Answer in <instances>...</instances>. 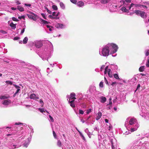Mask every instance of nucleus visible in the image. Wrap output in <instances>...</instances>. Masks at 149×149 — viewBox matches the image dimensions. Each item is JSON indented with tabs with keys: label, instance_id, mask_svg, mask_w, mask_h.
I'll return each instance as SVG.
<instances>
[{
	"label": "nucleus",
	"instance_id": "f257e3e1",
	"mask_svg": "<svg viewBox=\"0 0 149 149\" xmlns=\"http://www.w3.org/2000/svg\"><path fill=\"white\" fill-rule=\"evenodd\" d=\"M118 47L115 44L113 43H108L104 46L101 50H100L99 54L101 56H107L110 54L112 55V56L115 57L116 54L115 55L113 54L115 53L117 51Z\"/></svg>",
	"mask_w": 149,
	"mask_h": 149
},
{
	"label": "nucleus",
	"instance_id": "f03ea898",
	"mask_svg": "<svg viewBox=\"0 0 149 149\" xmlns=\"http://www.w3.org/2000/svg\"><path fill=\"white\" fill-rule=\"evenodd\" d=\"M120 3L122 4L123 3V6L120 9V10L122 12L119 11L120 13L123 12L128 13L130 11L134 12L135 10H136L137 8H139V7H140L141 5L134 4L132 3L131 4L128 3H126L124 0H122L120 1Z\"/></svg>",
	"mask_w": 149,
	"mask_h": 149
},
{
	"label": "nucleus",
	"instance_id": "7ed1b4c3",
	"mask_svg": "<svg viewBox=\"0 0 149 149\" xmlns=\"http://www.w3.org/2000/svg\"><path fill=\"white\" fill-rule=\"evenodd\" d=\"M127 120H129V125L130 126V131L131 132H134L137 130L139 127V125L136 118H131L130 119L127 118Z\"/></svg>",
	"mask_w": 149,
	"mask_h": 149
},
{
	"label": "nucleus",
	"instance_id": "20e7f679",
	"mask_svg": "<svg viewBox=\"0 0 149 149\" xmlns=\"http://www.w3.org/2000/svg\"><path fill=\"white\" fill-rule=\"evenodd\" d=\"M95 0L94 1V0H93V1L95 2L94 3L95 4V7L97 8H102L101 3H107L108 1V0H102L100 1L97 0L95 1Z\"/></svg>",
	"mask_w": 149,
	"mask_h": 149
},
{
	"label": "nucleus",
	"instance_id": "39448f33",
	"mask_svg": "<svg viewBox=\"0 0 149 149\" xmlns=\"http://www.w3.org/2000/svg\"><path fill=\"white\" fill-rule=\"evenodd\" d=\"M60 14L59 12H53L52 13V15H49L48 16L49 18L52 19H58L59 18L58 17Z\"/></svg>",
	"mask_w": 149,
	"mask_h": 149
},
{
	"label": "nucleus",
	"instance_id": "423d86ee",
	"mask_svg": "<svg viewBox=\"0 0 149 149\" xmlns=\"http://www.w3.org/2000/svg\"><path fill=\"white\" fill-rule=\"evenodd\" d=\"M20 146H21V145L14 144L11 142H8L7 144L8 147L10 149H14L16 148H17Z\"/></svg>",
	"mask_w": 149,
	"mask_h": 149
},
{
	"label": "nucleus",
	"instance_id": "0eeeda50",
	"mask_svg": "<svg viewBox=\"0 0 149 149\" xmlns=\"http://www.w3.org/2000/svg\"><path fill=\"white\" fill-rule=\"evenodd\" d=\"M52 54V53L51 52H49L46 54L44 53L43 55L40 57L42 58L43 60H47L48 61V59L51 57Z\"/></svg>",
	"mask_w": 149,
	"mask_h": 149
},
{
	"label": "nucleus",
	"instance_id": "6e6552de",
	"mask_svg": "<svg viewBox=\"0 0 149 149\" xmlns=\"http://www.w3.org/2000/svg\"><path fill=\"white\" fill-rule=\"evenodd\" d=\"M121 6H123V3L122 4H121V3H120V2H119V5H113L112 6V8L111 7H110V10L111 12L115 11H116V9L117 8H120Z\"/></svg>",
	"mask_w": 149,
	"mask_h": 149
},
{
	"label": "nucleus",
	"instance_id": "1a4fd4ad",
	"mask_svg": "<svg viewBox=\"0 0 149 149\" xmlns=\"http://www.w3.org/2000/svg\"><path fill=\"white\" fill-rule=\"evenodd\" d=\"M107 73H108L109 77H112V74L111 70L108 68V66H106L105 69L104 74H106Z\"/></svg>",
	"mask_w": 149,
	"mask_h": 149
},
{
	"label": "nucleus",
	"instance_id": "9d476101",
	"mask_svg": "<svg viewBox=\"0 0 149 149\" xmlns=\"http://www.w3.org/2000/svg\"><path fill=\"white\" fill-rule=\"evenodd\" d=\"M112 149H116V140L115 138L111 140Z\"/></svg>",
	"mask_w": 149,
	"mask_h": 149
},
{
	"label": "nucleus",
	"instance_id": "9b49d317",
	"mask_svg": "<svg viewBox=\"0 0 149 149\" xmlns=\"http://www.w3.org/2000/svg\"><path fill=\"white\" fill-rule=\"evenodd\" d=\"M33 44L34 45L35 47L37 48H39L42 45V43L41 41L38 40H36L33 42Z\"/></svg>",
	"mask_w": 149,
	"mask_h": 149
},
{
	"label": "nucleus",
	"instance_id": "f8f14e48",
	"mask_svg": "<svg viewBox=\"0 0 149 149\" xmlns=\"http://www.w3.org/2000/svg\"><path fill=\"white\" fill-rule=\"evenodd\" d=\"M56 27L58 29H62L65 27V26L61 23H57L55 25Z\"/></svg>",
	"mask_w": 149,
	"mask_h": 149
},
{
	"label": "nucleus",
	"instance_id": "ddd939ff",
	"mask_svg": "<svg viewBox=\"0 0 149 149\" xmlns=\"http://www.w3.org/2000/svg\"><path fill=\"white\" fill-rule=\"evenodd\" d=\"M2 104L5 106H8L11 103V101L9 100H3L2 102Z\"/></svg>",
	"mask_w": 149,
	"mask_h": 149
},
{
	"label": "nucleus",
	"instance_id": "4468645a",
	"mask_svg": "<svg viewBox=\"0 0 149 149\" xmlns=\"http://www.w3.org/2000/svg\"><path fill=\"white\" fill-rule=\"evenodd\" d=\"M13 85L15 87L16 89H17L16 92L14 94V97H15V95L17 94L20 91V87L17 85L15 84H13Z\"/></svg>",
	"mask_w": 149,
	"mask_h": 149
},
{
	"label": "nucleus",
	"instance_id": "2eb2a0df",
	"mask_svg": "<svg viewBox=\"0 0 149 149\" xmlns=\"http://www.w3.org/2000/svg\"><path fill=\"white\" fill-rule=\"evenodd\" d=\"M75 97V94L74 93H71L70 96H69V97L70 98L69 100H70V99H73L74 100L76 99Z\"/></svg>",
	"mask_w": 149,
	"mask_h": 149
},
{
	"label": "nucleus",
	"instance_id": "dca6fc26",
	"mask_svg": "<svg viewBox=\"0 0 149 149\" xmlns=\"http://www.w3.org/2000/svg\"><path fill=\"white\" fill-rule=\"evenodd\" d=\"M100 101L102 103H104L107 100V99L106 97L101 96L100 97Z\"/></svg>",
	"mask_w": 149,
	"mask_h": 149
},
{
	"label": "nucleus",
	"instance_id": "f3484780",
	"mask_svg": "<svg viewBox=\"0 0 149 149\" xmlns=\"http://www.w3.org/2000/svg\"><path fill=\"white\" fill-rule=\"evenodd\" d=\"M77 4L78 6L79 7H82L84 6V2L82 1H79L77 3Z\"/></svg>",
	"mask_w": 149,
	"mask_h": 149
},
{
	"label": "nucleus",
	"instance_id": "a211bd4d",
	"mask_svg": "<svg viewBox=\"0 0 149 149\" xmlns=\"http://www.w3.org/2000/svg\"><path fill=\"white\" fill-rule=\"evenodd\" d=\"M102 116V113L101 112H99L97 113V115L96 119L97 120H99L101 117Z\"/></svg>",
	"mask_w": 149,
	"mask_h": 149
},
{
	"label": "nucleus",
	"instance_id": "6ab92c4d",
	"mask_svg": "<svg viewBox=\"0 0 149 149\" xmlns=\"http://www.w3.org/2000/svg\"><path fill=\"white\" fill-rule=\"evenodd\" d=\"M29 97L31 99L36 100V95L34 93L31 94L29 96Z\"/></svg>",
	"mask_w": 149,
	"mask_h": 149
},
{
	"label": "nucleus",
	"instance_id": "aec40b11",
	"mask_svg": "<svg viewBox=\"0 0 149 149\" xmlns=\"http://www.w3.org/2000/svg\"><path fill=\"white\" fill-rule=\"evenodd\" d=\"M141 11L136 10H135L134 12H132V14H134V13H136L138 15H140L141 13Z\"/></svg>",
	"mask_w": 149,
	"mask_h": 149
},
{
	"label": "nucleus",
	"instance_id": "412c9836",
	"mask_svg": "<svg viewBox=\"0 0 149 149\" xmlns=\"http://www.w3.org/2000/svg\"><path fill=\"white\" fill-rule=\"evenodd\" d=\"M140 15L142 18H146V17L145 12L141 11Z\"/></svg>",
	"mask_w": 149,
	"mask_h": 149
},
{
	"label": "nucleus",
	"instance_id": "4be33fe9",
	"mask_svg": "<svg viewBox=\"0 0 149 149\" xmlns=\"http://www.w3.org/2000/svg\"><path fill=\"white\" fill-rule=\"evenodd\" d=\"M8 97L9 96L8 95H1L0 96V99L1 100H4L8 98Z\"/></svg>",
	"mask_w": 149,
	"mask_h": 149
},
{
	"label": "nucleus",
	"instance_id": "5701e85b",
	"mask_svg": "<svg viewBox=\"0 0 149 149\" xmlns=\"http://www.w3.org/2000/svg\"><path fill=\"white\" fill-rule=\"evenodd\" d=\"M33 15L36 16V14H34L33 13H30V14H27V16L28 17L31 19L32 18V17Z\"/></svg>",
	"mask_w": 149,
	"mask_h": 149
},
{
	"label": "nucleus",
	"instance_id": "b1692460",
	"mask_svg": "<svg viewBox=\"0 0 149 149\" xmlns=\"http://www.w3.org/2000/svg\"><path fill=\"white\" fill-rule=\"evenodd\" d=\"M30 140L29 138L27 139L28 142L27 143H25L24 144V146L25 147H27L28 145L29 144Z\"/></svg>",
	"mask_w": 149,
	"mask_h": 149
},
{
	"label": "nucleus",
	"instance_id": "393cba45",
	"mask_svg": "<svg viewBox=\"0 0 149 149\" xmlns=\"http://www.w3.org/2000/svg\"><path fill=\"white\" fill-rule=\"evenodd\" d=\"M77 130L78 131V132L79 134V135H80L81 136V137H82V139L84 140V141H86V139H85V137H84V135H83V134H82V133L80 131H79L78 129H77V128H76Z\"/></svg>",
	"mask_w": 149,
	"mask_h": 149
},
{
	"label": "nucleus",
	"instance_id": "a878e982",
	"mask_svg": "<svg viewBox=\"0 0 149 149\" xmlns=\"http://www.w3.org/2000/svg\"><path fill=\"white\" fill-rule=\"evenodd\" d=\"M74 100H73L70 101V100H69V102L70 103V106L72 107H75V105L74 103Z\"/></svg>",
	"mask_w": 149,
	"mask_h": 149
},
{
	"label": "nucleus",
	"instance_id": "bb28decb",
	"mask_svg": "<svg viewBox=\"0 0 149 149\" xmlns=\"http://www.w3.org/2000/svg\"><path fill=\"white\" fill-rule=\"evenodd\" d=\"M144 118L147 120H149V113H147L144 115Z\"/></svg>",
	"mask_w": 149,
	"mask_h": 149
},
{
	"label": "nucleus",
	"instance_id": "cd10ccee",
	"mask_svg": "<svg viewBox=\"0 0 149 149\" xmlns=\"http://www.w3.org/2000/svg\"><path fill=\"white\" fill-rule=\"evenodd\" d=\"M10 26L13 29H15L16 27V24H14L13 22H11L10 25Z\"/></svg>",
	"mask_w": 149,
	"mask_h": 149
},
{
	"label": "nucleus",
	"instance_id": "c85d7f7f",
	"mask_svg": "<svg viewBox=\"0 0 149 149\" xmlns=\"http://www.w3.org/2000/svg\"><path fill=\"white\" fill-rule=\"evenodd\" d=\"M60 5L61 8H62L63 9H65V6L64 4L62 2H60Z\"/></svg>",
	"mask_w": 149,
	"mask_h": 149
},
{
	"label": "nucleus",
	"instance_id": "c756f323",
	"mask_svg": "<svg viewBox=\"0 0 149 149\" xmlns=\"http://www.w3.org/2000/svg\"><path fill=\"white\" fill-rule=\"evenodd\" d=\"M104 136L103 135H101L100 134H98V139L99 141H100L102 139L104 138Z\"/></svg>",
	"mask_w": 149,
	"mask_h": 149
},
{
	"label": "nucleus",
	"instance_id": "7c9ffc66",
	"mask_svg": "<svg viewBox=\"0 0 149 149\" xmlns=\"http://www.w3.org/2000/svg\"><path fill=\"white\" fill-rule=\"evenodd\" d=\"M17 9L19 11L21 12L23 11L24 10V8L20 6H17Z\"/></svg>",
	"mask_w": 149,
	"mask_h": 149
},
{
	"label": "nucleus",
	"instance_id": "2f4dec72",
	"mask_svg": "<svg viewBox=\"0 0 149 149\" xmlns=\"http://www.w3.org/2000/svg\"><path fill=\"white\" fill-rule=\"evenodd\" d=\"M28 40V38L27 37H25L23 39V44H25L27 43Z\"/></svg>",
	"mask_w": 149,
	"mask_h": 149
},
{
	"label": "nucleus",
	"instance_id": "473e14b6",
	"mask_svg": "<svg viewBox=\"0 0 149 149\" xmlns=\"http://www.w3.org/2000/svg\"><path fill=\"white\" fill-rule=\"evenodd\" d=\"M145 69V67L144 66H141L139 68V70L140 72H143Z\"/></svg>",
	"mask_w": 149,
	"mask_h": 149
},
{
	"label": "nucleus",
	"instance_id": "72a5a7b5",
	"mask_svg": "<svg viewBox=\"0 0 149 149\" xmlns=\"http://www.w3.org/2000/svg\"><path fill=\"white\" fill-rule=\"evenodd\" d=\"M40 19V21L41 22L44 23V24H48V22H47L46 21L43 20V19Z\"/></svg>",
	"mask_w": 149,
	"mask_h": 149
},
{
	"label": "nucleus",
	"instance_id": "f704fd0d",
	"mask_svg": "<svg viewBox=\"0 0 149 149\" xmlns=\"http://www.w3.org/2000/svg\"><path fill=\"white\" fill-rule=\"evenodd\" d=\"M26 28V26L25 25H24V26H23V29H22V30L21 31V34L22 35V34L23 33H24V31H25V29Z\"/></svg>",
	"mask_w": 149,
	"mask_h": 149
},
{
	"label": "nucleus",
	"instance_id": "c9c22d12",
	"mask_svg": "<svg viewBox=\"0 0 149 149\" xmlns=\"http://www.w3.org/2000/svg\"><path fill=\"white\" fill-rule=\"evenodd\" d=\"M52 8L55 10H58V8L57 6L55 5H53L52 6Z\"/></svg>",
	"mask_w": 149,
	"mask_h": 149
},
{
	"label": "nucleus",
	"instance_id": "e433bc0d",
	"mask_svg": "<svg viewBox=\"0 0 149 149\" xmlns=\"http://www.w3.org/2000/svg\"><path fill=\"white\" fill-rule=\"evenodd\" d=\"M57 146L59 147H61V141L58 140L57 143Z\"/></svg>",
	"mask_w": 149,
	"mask_h": 149
},
{
	"label": "nucleus",
	"instance_id": "4c0bfd02",
	"mask_svg": "<svg viewBox=\"0 0 149 149\" xmlns=\"http://www.w3.org/2000/svg\"><path fill=\"white\" fill-rule=\"evenodd\" d=\"M47 27L49 29V30L50 31H52V28H53V27H52V26H49L48 25H47Z\"/></svg>",
	"mask_w": 149,
	"mask_h": 149
},
{
	"label": "nucleus",
	"instance_id": "58836bf2",
	"mask_svg": "<svg viewBox=\"0 0 149 149\" xmlns=\"http://www.w3.org/2000/svg\"><path fill=\"white\" fill-rule=\"evenodd\" d=\"M114 77L116 79H119L118 75L117 74H114L113 75Z\"/></svg>",
	"mask_w": 149,
	"mask_h": 149
},
{
	"label": "nucleus",
	"instance_id": "ea45409f",
	"mask_svg": "<svg viewBox=\"0 0 149 149\" xmlns=\"http://www.w3.org/2000/svg\"><path fill=\"white\" fill-rule=\"evenodd\" d=\"M6 84H9L10 85H12L13 84V82L9 81H6Z\"/></svg>",
	"mask_w": 149,
	"mask_h": 149
},
{
	"label": "nucleus",
	"instance_id": "a19ab883",
	"mask_svg": "<svg viewBox=\"0 0 149 149\" xmlns=\"http://www.w3.org/2000/svg\"><path fill=\"white\" fill-rule=\"evenodd\" d=\"M41 15H42V16L45 19H47V18H46V14H45L43 13H42L41 14Z\"/></svg>",
	"mask_w": 149,
	"mask_h": 149
},
{
	"label": "nucleus",
	"instance_id": "79ce46f5",
	"mask_svg": "<svg viewBox=\"0 0 149 149\" xmlns=\"http://www.w3.org/2000/svg\"><path fill=\"white\" fill-rule=\"evenodd\" d=\"M38 110L41 113H43L45 111L44 109L38 108Z\"/></svg>",
	"mask_w": 149,
	"mask_h": 149
},
{
	"label": "nucleus",
	"instance_id": "37998d69",
	"mask_svg": "<svg viewBox=\"0 0 149 149\" xmlns=\"http://www.w3.org/2000/svg\"><path fill=\"white\" fill-rule=\"evenodd\" d=\"M36 16L33 15V16L32 17V18L31 19H33V20L34 21H36L37 20L36 18Z\"/></svg>",
	"mask_w": 149,
	"mask_h": 149
},
{
	"label": "nucleus",
	"instance_id": "c03bdc74",
	"mask_svg": "<svg viewBox=\"0 0 149 149\" xmlns=\"http://www.w3.org/2000/svg\"><path fill=\"white\" fill-rule=\"evenodd\" d=\"M12 19L15 21L18 22L19 20L17 18H16L15 17H13L12 18Z\"/></svg>",
	"mask_w": 149,
	"mask_h": 149
},
{
	"label": "nucleus",
	"instance_id": "a18cd8bd",
	"mask_svg": "<svg viewBox=\"0 0 149 149\" xmlns=\"http://www.w3.org/2000/svg\"><path fill=\"white\" fill-rule=\"evenodd\" d=\"M103 82L102 81H101L99 84L100 87L101 88H102L103 87Z\"/></svg>",
	"mask_w": 149,
	"mask_h": 149
},
{
	"label": "nucleus",
	"instance_id": "49530a36",
	"mask_svg": "<svg viewBox=\"0 0 149 149\" xmlns=\"http://www.w3.org/2000/svg\"><path fill=\"white\" fill-rule=\"evenodd\" d=\"M40 102L41 104V106L43 107V106L44 103L43 101L42 100H40Z\"/></svg>",
	"mask_w": 149,
	"mask_h": 149
},
{
	"label": "nucleus",
	"instance_id": "de8ad7c7",
	"mask_svg": "<svg viewBox=\"0 0 149 149\" xmlns=\"http://www.w3.org/2000/svg\"><path fill=\"white\" fill-rule=\"evenodd\" d=\"M0 33L3 34L5 35L7 33L6 32L4 31L3 30H1L0 31Z\"/></svg>",
	"mask_w": 149,
	"mask_h": 149
},
{
	"label": "nucleus",
	"instance_id": "09e8293b",
	"mask_svg": "<svg viewBox=\"0 0 149 149\" xmlns=\"http://www.w3.org/2000/svg\"><path fill=\"white\" fill-rule=\"evenodd\" d=\"M15 135V134L13 133H12L11 134H7L6 135V136H7V137H9V136H12V135Z\"/></svg>",
	"mask_w": 149,
	"mask_h": 149
},
{
	"label": "nucleus",
	"instance_id": "8fccbe9b",
	"mask_svg": "<svg viewBox=\"0 0 149 149\" xmlns=\"http://www.w3.org/2000/svg\"><path fill=\"white\" fill-rule=\"evenodd\" d=\"M49 118H50V120L52 122H54V120L53 118L50 116L49 115Z\"/></svg>",
	"mask_w": 149,
	"mask_h": 149
},
{
	"label": "nucleus",
	"instance_id": "3c124183",
	"mask_svg": "<svg viewBox=\"0 0 149 149\" xmlns=\"http://www.w3.org/2000/svg\"><path fill=\"white\" fill-rule=\"evenodd\" d=\"M145 55L146 56H148L149 55V50H148L146 52Z\"/></svg>",
	"mask_w": 149,
	"mask_h": 149
},
{
	"label": "nucleus",
	"instance_id": "603ef678",
	"mask_svg": "<svg viewBox=\"0 0 149 149\" xmlns=\"http://www.w3.org/2000/svg\"><path fill=\"white\" fill-rule=\"evenodd\" d=\"M79 113L80 114H83L84 113V112L81 109H79Z\"/></svg>",
	"mask_w": 149,
	"mask_h": 149
},
{
	"label": "nucleus",
	"instance_id": "864d4df0",
	"mask_svg": "<svg viewBox=\"0 0 149 149\" xmlns=\"http://www.w3.org/2000/svg\"><path fill=\"white\" fill-rule=\"evenodd\" d=\"M71 2L75 4L76 3L77 1L76 0H70Z\"/></svg>",
	"mask_w": 149,
	"mask_h": 149
},
{
	"label": "nucleus",
	"instance_id": "5fc2aeb1",
	"mask_svg": "<svg viewBox=\"0 0 149 149\" xmlns=\"http://www.w3.org/2000/svg\"><path fill=\"white\" fill-rule=\"evenodd\" d=\"M104 67H105V66L104 65H102L101 66V68H100V71H102L104 69Z\"/></svg>",
	"mask_w": 149,
	"mask_h": 149
},
{
	"label": "nucleus",
	"instance_id": "6e6d98bb",
	"mask_svg": "<svg viewBox=\"0 0 149 149\" xmlns=\"http://www.w3.org/2000/svg\"><path fill=\"white\" fill-rule=\"evenodd\" d=\"M25 18V17L24 15H22L21 16H19L18 17V18L19 19H24Z\"/></svg>",
	"mask_w": 149,
	"mask_h": 149
},
{
	"label": "nucleus",
	"instance_id": "4d7b16f0",
	"mask_svg": "<svg viewBox=\"0 0 149 149\" xmlns=\"http://www.w3.org/2000/svg\"><path fill=\"white\" fill-rule=\"evenodd\" d=\"M112 125H109V126L108 130L109 131L111 130V129H112Z\"/></svg>",
	"mask_w": 149,
	"mask_h": 149
},
{
	"label": "nucleus",
	"instance_id": "13d9d810",
	"mask_svg": "<svg viewBox=\"0 0 149 149\" xmlns=\"http://www.w3.org/2000/svg\"><path fill=\"white\" fill-rule=\"evenodd\" d=\"M94 130H95L97 131L98 132H99V129L97 127H95L94 128Z\"/></svg>",
	"mask_w": 149,
	"mask_h": 149
},
{
	"label": "nucleus",
	"instance_id": "bf43d9fd",
	"mask_svg": "<svg viewBox=\"0 0 149 149\" xmlns=\"http://www.w3.org/2000/svg\"><path fill=\"white\" fill-rule=\"evenodd\" d=\"M53 136L55 138H56V134L54 131L53 132Z\"/></svg>",
	"mask_w": 149,
	"mask_h": 149
},
{
	"label": "nucleus",
	"instance_id": "052dcab7",
	"mask_svg": "<svg viewBox=\"0 0 149 149\" xmlns=\"http://www.w3.org/2000/svg\"><path fill=\"white\" fill-rule=\"evenodd\" d=\"M87 134H88V136L90 138H91V133L89 132Z\"/></svg>",
	"mask_w": 149,
	"mask_h": 149
},
{
	"label": "nucleus",
	"instance_id": "680f3d73",
	"mask_svg": "<svg viewBox=\"0 0 149 149\" xmlns=\"http://www.w3.org/2000/svg\"><path fill=\"white\" fill-rule=\"evenodd\" d=\"M125 1L126 2V3L125 1V2L127 3H130V2L131 1V0H125Z\"/></svg>",
	"mask_w": 149,
	"mask_h": 149
},
{
	"label": "nucleus",
	"instance_id": "e2e57ef3",
	"mask_svg": "<svg viewBox=\"0 0 149 149\" xmlns=\"http://www.w3.org/2000/svg\"><path fill=\"white\" fill-rule=\"evenodd\" d=\"M146 66L147 67H149V61H148L147 62L146 64Z\"/></svg>",
	"mask_w": 149,
	"mask_h": 149
},
{
	"label": "nucleus",
	"instance_id": "0e129e2a",
	"mask_svg": "<svg viewBox=\"0 0 149 149\" xmlns=\"http://www.w3.org/2000/svg\"><path fill=\"white\" fill-rule=\"evenodd\" d=\"M91 111V109H89L86 111V113L87 114H88Z\"/></svg>",
	"mask_w": 149,
	"mask_h": 149
},
{
	"label": "nucleus",
	"instance_id": "69168bd1",
	"mask_svg": "<svg viewBox=\"0 0 149 149\" xmlns=\"http://www.w3.org/2000/svg\"><path fill=\"white\" fill-rule=\"evenodd\" d=\"M15 3L17 4H20L21 3L18 1L17 0L15 1Z\"/></svg>",
	"mask_w": 149,
	"mask_h": 149
},
{
	"label": "nucleus",
	"instance_id": "338daca9",
	"mask_svg": "<svg viewBox=\"0 0 149 149\" xmlns=\"http://www.w3.org/2000/svg\"><path fill=\"white\" fill-rule=\"evenodd\" d=\"M130 133L129 132V131H126L124 133V134H125V135H127Z\"/></svg>",
	"mask_w": 149,
	"mask_h": 149
},
{
	"label": "nucleus",
	"instance_id": "774afa93",
	"mask_svg": "<svg viewBox=\"0 0 149 149\" xmlns=\"http://www.w3.org/2000/svg\"><path fill=\"white\" fill-rule=\"evenodd\" d=\"M25 5L26 6H29V7H30L31 6V5L30 4H25Z\"/></svg>",
	"mask_w": 149,
	"mask_h": 149
}]
</instances>
